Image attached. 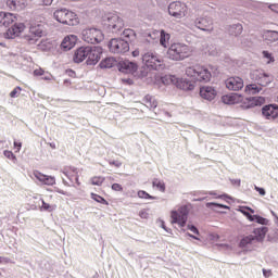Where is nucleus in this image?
Instances as JSON below:
<instances>
[{
  "instance_id": "f257e3e1",
  "label": "nucleus",
  "mask_w": 278,
  "mask_h": 278,
  "mask_svg": "<svg viewBox=\"0 0 278 278\" xmlns=\"http://www.w3.org/2000/svg\"><path fill=\"white\" fill-rule=\"evenodd\" d=\"M222 102L228 105L239 104L241 109L249 110L255 109V106H262L266 103L265 97H250L245 98L238 92H232L230 94H225L222 97Z\"/></svg>"
},
{
  "instance_id": "f03ea898",
  "label": "nucleus",
  "mask_w": 278,
  "mask_h": 278,
  "mask_svg": "<svg viewBox=\"0 0 278 278\" xmlns=\"http://www.w3.org/2000/svg\"><path fill=\"white\" fill-rule=\"evenodd\" d=\"M192 47L181 42L172 43L167 49V56L172 59V61H184V59L192 56Z\"/></svg>"
},
{
  "instance_id": "7ed1b4c3",
  "label": "nucleus",
  "mask_w": 278,
  "mask_h": 278,
  "mask_svg": "<svg viewBox=\"0 0 278 278\" xmlns=\"http://www.w3.org/2000/svg\"><path fill=\"white\" fill-rule=\"evenodd\" d=\"M54 20L63 25H68V26L79 25V17L77 13L71 10H66V8L54 11Z\"/></svg>"
},
{
  "instance_id": "20e7f679",
  "label": "nucleus",
  "mask_w": 278,
  "mask_h": 278,
  "mask_svg": "<svg viewBox=\"0 0 278 278\" xmlns=\"http://www.w3.org/2000/svg\"><path fill=\"white\" fill-rule=\"evenodd\" d=\"M104 27L111 33H118L125 27V21L123 17L116 15V13H108L103 21Z\"/></svg>"
},
{
  "instance_id": "39448f33",
  "label": "nucleus",
  "mask_w": 278,
  "mask_h": 278,
  "mask_svg": "<svg viewBox=\"0 0 278 278\" xmlns=\"http://www.w3.org/2000/svg\"><path fill=\"white\" fill-rule=\"evenodd\" d=\"M142 62L144 66L151 70H163L164 60L156 52H147L142 56Z\"/></svg>"
},
{
  "instance_id": "423d86ee",
  "label": "nucleus",
  "mask_w": 278,
  "mask_h": 278,
  "mask_svg": "<svg viewBox=\"0 0 278 278\" xmlns=\"http://www.w3.org/2000/svg\"><path fill=\"white\" fill-rule=\"evenodd\" d=\"M81 38L88 45H100L104 40V34L99 28H85Z\"/></svg>"
},
{
  "instance_id": "0eeeda50",
  "label": "nucleus",
  "mask_w": 278,
  "mask_h": 278,
  "mask_svg": "<svg viewBox=\"0 0 278 278\" xmlns=\"http://www.w3.org/2000/svg\"><path fill=\"white\" fill-rule=\"evenodd\" d=\"M47 20L45 15L37 16L30 23L29 35L34 38H41L45 35Z\"/></svg>"
},
{
  "instance_id": "6e6552de",
  "label": "nucleus",
  "mask_w": 278,
  "mask_h": 278,
  "mask_svg": "<svg viewBox=\"0 0 278 278\" xmlns=\"http://www.w3.org/2000/svg\"><path fill=\"white\" fill-rule=\"evenodd\" d=\"M168 14L176 20H182L188 16V5L181 1H173L167 8Z\"/></svg>"
},
{
  "instance_id": "1a4fd4ad",
  "label": "nucleus",
  "mask_w": 278,
  "mask_h": 278,
  "mask_svg": "<svg viewBox=\"0 0 278 278\" xmlns=\"http://www.w3.org/2000/svg\"><path fill=\"white\" fill-rule=\"evenodd\" d=\"M109 49L113 53H126L129 51V43L122 38H113L109 42Z\"/></svg>"
},
{
  "instance_id": "9d476101",
  "label": "nucleus",
  "mask_w": 278,
  "mask_h": 278,
  "mask_svg": "<svg viewBox=\"0 0 278 278\" xmlns=\"http://www.w3.org/2000/svg\"><path fill=\"white\" fill-rule=\"evenodd\" d=\"M188 207L181 206L178 211H172V223H176L180 227H185L188 222Z\"/></svg>"
},
{
  "instance_id": "9b49d317",
  "label": "nucleus",
  "mask_w": 278,
  "mask_h": 278,
  "mask_svg": "<svg viewBox=\"0 0 278 278\" xmlns=\"http://www.w3.org/2000/svg\"><path fill=\"white\" fill-rule=\"evenodd\" d=\"M88 53H87V64L89 66H92L97 64L101 59V51L99 48L96 47H87Z\"/></svg>"
},
{
  "instance_id": "f8f14e48",
  "label": "nucleus",
  "mask_w": 278,
  "mask_h": 278,
  "mask_svg": "<svg viewBox=\"0 0 278 278\" xmlns=\"http://www.w3.org/2000/svg\"><path fill=\"white\" fill-rule=\"evenodd\" d=\"M243 86H244V81L239 76H231L230 78L226 79V88L228 90H233V91L242 90Z\"/></svg>"
},
{
  "instance_id": "ddd939ff",
  "label": "nucleus",
  "mask_w": 278,
  "mask_h": 278,
  "mask_svg": "<svg viewBox=\"0 0 278 278\" xmlns=\"http://www.w3.org/2000/svg\"><path fill=\"white\" fill-rule=\"evenodd\" d=\"M262 114L265 119L274 121L278 118V105L269 104L262 108Z\"/></svg>"
},
{
  "instance_id": "4468645a",
  "label": "nucleus",
  "mask_w": 278,
  "mask_h": 278,
  "mask_svg": "<svg viewBox=\"0 0 278 278\" xmlns=\"http://www.w3.org/2000/svg\"><path fill=\"white\" fill-rule=\"evenodd\" d=\"M252 79H255V81L258 83L261 88H263V86H267L271 83L270 77L267 74H264V72H262L260 70L253 71Z\"/></svg>"
},
{
  "instance_id": "2eb2a0df",
  "label": "nucleus",
  "mask_w": 278,
  "mask_h": 278,
  "mask_svg": "<svg viewBox=\"0 0 278 278\" xmlns=\"http://www.w3.org/2000/svg\"><path fill=\"white\" fill-rule=\"evenodd\" d=\"M200 96L202 99L213 101L217 96V90L213 86H202L200 89Z\"/></svg>"
},
{
  "instance_id": "dca6fc26",
  "label": "nucleus",
  "mask_w": 278,
  "mask_h": 278,
  "mask_svg": "<svg viewBox=\"0 0 278 278\" xmlns=\"http://www.w3.org/2000/svg\"><path fill=\"white\" fill-rule=\"evenodd\" d=\"M7 8L11 11H23L28 5V0H7Z\"/></svg>"
},
{
  "instance_id": "f3484780",
  "label": "nucleus",
  "mask_w": 278,
  "mask_h": 278,
  "mask_svg": "<svg viewBox=\"0 0 278 278\" xmlns=\"http://www.w3.org/2000/svg\"><path fill=\"white\" fill-rule=\"evenodd\" d=\"M26 26L25 23H15L11 28L5 33L7 38H15L21 36V33L25 31Z\"/></svg>"
},
{
  "instance_id": "a211bd4d",
  "label": "nucleus",
  "mask_w": 278,
  "mask_h": 278,
  "mask_svg": "<svg viewBox=\"0 0 278 278\" xmlns=\"http://www.w3.org/2000/svg\"><path fill=\"white\" fill-rule=\"evenodd\" d=\"M16 22V15L10 12H0V26L9 27Z\"/></svg>"
},
{
  "instance_id": "6ab92c4d",
  "label": "nucleus",
  "mask_w": 278,
  "mask_h": 278,
  "mask_svg": "<svg viewBox=\"0 0 278 278\" xmlns=\"http://www.w3.org/2000/svg\"><path fill=\"white\" fill-rule=\"evenodd\" d=\"M78 41L77 35H67L65 38H63V41L61 43V48L63 51H71Z\"/></svg>"
},
{
  "instance_id": "aec40b11",
  "label": "nucleus",
  "mask_w": 278,
  "mask_h": 278,
  "mask_svg": "<svg viewBox=\"0 0 278 278\" xmlns=\"http://www.w3.org/2000/svg\"><path fill=\"white\" fill-rule=\"evenodd\" d=\"M195 25L198 26V29L204 30V31H213V21L208 17H200L195 22Z\"/></svg>"
},
{
  "instance_id": "412c9836",
  "label": "nucleus",
  "mask_w": 278,
  "mask_h": 278,
  "mask_svg": "<svg viewBox=\"0 0 278 278\" xmlns=\"http://www.w3.org/2000/svg\"><path fill=\"white\" fill-rule=\"evenodd\" d=\"M119 71L126 74L136 73L138 71V64L129 60L122 61L119 64Z\"/></svg>"
},
{
  "instance_id": "4be33fe9",
  "label": "nucleus",
  "mask_w": 278,
  "mask_h": 278,
  "mask_svg": "<svg viewBox=\"0 0 278 278\" xmlns=\"http://www.w3.org/2000/svg\"><path fill=\"white\" fill-rule=\"evenodd\" d=\"M88 47H80L78 49H76L74 55H73V61L75 63H81L84 61H86V59L88 58Z\"/></svg>"
},
{
  "instance_id": "5701e85b",
  "label": "nucleus",
  "mask_w": 278,
  "mask_h": 278,
  "mask_svg": "<svg viewBox=\"0 0 278 278\" xmlns=\"http://www.w3.org/2000/svg\"><path fill=\"white\" fill-rule=\"evenodd\" d=\"M212 78V72L206 67L198 66V81L199 83H208Z\"/></svg>"
},
{
  "instance_id": "b1692460",
  "label": "nucleus",
  "mask_w": 278,
  "mask_h": 278,
  "mask_svg": "<svg viewBox=\"0 0 278 278\" xmlns=\"http://www.w3.org/2000/svg\"><path fill=\"white\" fill-rule=\"evenodd\" d=\"M253 243H255L254 235H248L240 240L239 248L243 249V251H249Z\"/></svg>"
},
{
  "instance_id": "393cba45",
  "label": "nucleus",
  "mask_w": 278,
  "mask_h": 278,
  "mask_svg": "<svg viewBox=\"0 0 278 278\" xmlns=\"http://www.w3.org/2000/svg\"><path fill=\"white\" fill-rule=\"evenodd\" d=\"M267 231H268V228L265 227V226L260 227V228H255L253 230L254 243L255 242H263L265 237H266Z\"/></svg>"
},
{
  "instance_id": "a878e982",
  "label": "nucleus",
  "mask_w": 278,
  "mask_h": 278,
  "mask_svg": "<svg viewBox=\"0 0 278 278\" xmlns=\"http://www.w3.org/2000/svg\"><path fill=\"white\" fill-rule=\"evenodd\" d=\"M176 88L180 90H193L195 85L190 80L176 78Z\"/></svg>"
},
{
  "instance_id": "bb28decb",
  "label": "nucleus",
  "mask_w": 278,
  "mask_h": 278,
  "mask_svg": "<svg viewBox=\"0 0 278 278\" xmlns=\"http://www.w3.org/2000/svg\"><path fill=\"white\" fill-rule=\"evenodd\" d=\"M35 178L39 180L40 184L47 185V186H53L55 184L54 176L50 175H35Z\"/></svg>"
},
{
  "instance_id": "cd10ccee",
  "label": "nucleus",
  "mask_w": 278,
  "mask_h": 278,
  "mask_svg": "<svg viewBox=\"0 0 278 278\" xmlns=\"http://www.w3.org/2000/svg\"><path fill=\"white\" fill-rule=\"evenodd\" d=\"M63 184L67 186H79V178L77 175H64Z\"/></svg>"
},
{
  "instance_id": "c85d7f7f",
  "label": "nucleus",
  "mask_w": 278,
  "mask_h": 278,
  "mask_svg": "<svg viewBox=\"0 0 278 278\" xmlns=\"http://www.w3.org/2000/svg\"><path fill=\"white\" fill-rule=\"evenodd\" d=\"M229 35L230 36H240L242 35L243 31V26L241 23L238 24H232L229 28H228Z\"/></svg>"
},
{
  "instance_id": "c756f323",
  "label": "nucleus",
  "mask_w": 278,
  "mask_h": 278,
  "mask_svg": "<svg viewBox=\"0 0 278 278\" xmlns=\"http://www.w3.org/2000/svg\"><path fill=\"white\" fill-rule=\"evenodd\" d=\"M143 103L147 105L148 109H156L159 105V102L155 100L153 96L147 94L143 98Z\"/></svg>"
},
{
  "instance_id": "7c9ffc66",
  "label": "nucleus",
  "mask_w": 278,
  "mask_h": 278,
  "mask_svg": "<svg viewBox=\"0 0 278 278\" xmlns=\"http://www.w3.org/2000/svg\"><path fill=\"white\" fill-rule=\"evenodd\" d=\"M261 90H263V87H261L260 85H256V84L248 85L244 88V92L248 94H257L261 92Z\"/></svg>"
},
{
  "instance_id": "2f4dec72",
  "label": "nucleus",
  "mask_w": 278,
  "mask_h": 278,
  "mask_svg": "<svg viewBox=\"0 0 278 278\" xmlns=\"http://www.w3.org/2000/svg\"><path fill=\"white\" fill-rule=\"evenodd\" d=\"M161 81L163 85H175L176 86L177 85V76L167 74V75L162 76Z\"/></svg>"
},
{
  "instance_id": "473e14b6",
  "label": "nucleus",
  "mask_w": 278,
  "mask_h": 278,
  "mask_svg": "<svg viewBox=\"0 0 278 278\" xmlns=\"http://www.w3.org/2000/svg\"><path fill=\"white\" fill-rule=\"evenodd\" d=\"M123 37L126 38L127 41H135L137 38V34L132 28H125L123 31Z\"/></svg>"
},
{
  "instance_id": "72a5a7b5",
  "label": "nucleus",
  "mask_w": 278,
  "mask_h": 278,
  "mask_svg": "<svg viewBox=\"0 0 278 278\" xmlns=\"http://www.w3.org/2000/svg\"><path fill=\"white\" fill-rule=\"evenodd\" d=\"M170 40V34L165 33L164 30H161L160 33V45L164 48H167Z\"/></svg>"
},
{
  "instance_id": "f704fd0d",
  "label": "nucleus",
  "mask_w": 278,
  "mask_h": 278,
  "mask_svg": "<svg viewBox=\"0 0 278 278\" xmlns=\"http://www.w3.org/2000/svg\"><path fill=\"white\" fill-rule=\"evenodd\" d=\"M206 207L214 210L215 212H219L220 210H229V206L216 202H207Z\"/></svg>"
},
{
  "instance_id": "c9c22d12",
  "label": "nucleus",
  "mask_w": 278,
  "mask_h": 278,
  "mask_svg": "<svg viewBox=\"0 0 278 278\" xmlns=\"http://www.w3.org/2000/svg\"><path fill=\"white\" fill-rule=\"evenodd\" d=\"M264 38L268 42H276L278 41V31L267 30L264 33Z\"/></svg>"
},
{
  "instance_id": "e433bc0d",
  "label": "nucleus",
  "mask_w": 278,
  "mask_h": 278,
  "mask_svg": "<svg viewBox=\"0 0 278 278\" xmlns=\"http://www.w3.org/2000/svg\"><path fill=\"white\" fill-rule=\"evenodd\" d=\"M115 64V60L113 58H106L100 62L101 68H112Z\"/></svg>"
},
{
  "instance_id": "4c0bfd02",
  "label": "nucleus",
  "mask_w": 278,
  "mask_h": 278,
  "mask_svg": "<svg viewBox=\"0 0 278 278\" xmlns=\"http://www.w3.org/2000/svg\"><path fill=\"white\" fill-rule=\"evenodd\" d=\"M185 73L189 78H193L194 81H198V67H188Z\"/></svg>"
},
{
  "instance_id": "58836bf2",
  "label": "nucleus",
  "mask_w": 278,
  "mask_h": 278,
  "mask_svg": "<svg viewBox=\"0 0 278 278\" xmlns=\"http://www.w3.org/2000/svg\"><path fill=\"white\" fill-rule=\"evenodd\" d=\"M41 203L40 211L52 212L56 208L55 205H50V203L45 202V200H41Z\"/></svg>"
},
{
  "instance_id": "ea45409f",
  "label": "nucleus",
  "mask_w": 278,
  "mask_h": 278,
  "mask_svg": "<svg viewBox=\"0 0 278 278\" xmlns=\"http://www.w3.org/2000/svg\"><path fill=\"white\" fill-rule=\"evenodd\" d=\"M138 197H139V199H143V200H155L156 199L154 195H150L149 192H147L144 190H139Z\"/></svg>"
},
{
  "instance_id": "a19ab883",
  "label": "nucleus",
  "mask_w": 278,
  "mask_h": 278,
  "mask_svg": "<svg viewBox=\"0 0 278 278\" xmlns=\"http://www.w3.org/2000/svg\"><path fill=\"white\" fill-rule=\"evenodd\" d=\"M91 199L97 201V203H100V204H103V205L109 204L108 201L103 197H101L99 194H96L94 192H91Z\"/></svg>"
},
{
  "instance_id": "79ce46f5",
  "label": "nucleus",
  "mask_w": 278,
  "mask_h": 278,
  "mask_svg": "<svg viewBox=\"0 0 278 278\" xmlns=\"http://www.w3.org/2000/svg\"><path fill=\"white\" fill-rule=\"evenodd\" d=\"M153 186L157 188L160 192H165L166 190V186L162 180H157V179L153 180Z\"/></svg>"
},
{
  "instance_id": "37998d69",
  "label": "nucleus",
  "mask_w": 278,
  "mask_h": 278,
  "mask_svg": "<svg viewBox=\"0 0 278 278\" xmlns=\"http://www.w3.org/2000/svg\"><path fill=\"white\" fill-rule=\"evenodd\" d=\"M263 56L264 60L267 64L274 63L275 62V58L271 53L267 52V50L263 51Z\"/></svg>"
},
{
  "instance_id": "c03bdc74",
  "label": "nucleus",
  "mask_w": 278,
  "mask_h": 278,
  "mask_svg": "<svg viewBox=\"0 0 278 278\" xmlns=\"http://www.w3.org/2000/svg\"><path fill=\"white\" fill-rule=\"evenodd\" d=\"M21 92H22V87H21V86H17V87H15V88L10 92V98H12V99L18 98V96L21 94Z\"/></svg>"
},
{
  "instance_id": "a18cd8bd",
  "label": "nucleus",
  "mask_w": 278,
  "mask_h": 278,
  "mask_svg": "<svg viewBox=\"0 0 278 278\" xmlns=\"http://www.w3.org/2000/svg\"><path fill=\"white\" fill-rule=\"evenodd\" d=\"M255 222L258 223V225H263V226L269 225L268 218H265V217L260 216V215H256Z\"/></svg>"
},
{
  "instance_id": "49530a36",
  "label": "nucleus",
  "mask_w": 278,
  "mask_h": 278,
  "mask_svg": "<svg viewBox=\"0 0 278 278\" xmlns=\"http://www.w3.org/2000/svg\"><path fill=\"white\" fill-rule=\"evenodd\" d=\"M103 181H104L103 176H93V178L91 179L92 185H96V186L102 185Z\"/></svg>"
},
{
  "instance_id": "de8ad7c7",
  "label": "nucleus",
  "mask_w": 278,
  "mask_h": 278,
  "mask_svg": "<svg viewBox=\"0 0 278 278\" xmlns=\"http://www.w3.org/2000/svg\"><path fill=\"white\" fill-rule=\"evenodd\" d=\"M4 156L16 162V155L11 150H4Z\"/></svg>"
},
{
  "instance_id": "09e8293b",
  "label": "nucleus",
  "mask_w": 278,
  "mask_h": 278,
  "mask_svg": "<svg viewBox=\"0 0 278 278\" xmlns=\"http://www.w3.org/2000/svg\"><path fill=\"white\" fill-rule=\"evenodd\" d=\"M112 190H113L114 192H123V187H122V185H119V184H113V185H112Z\"/></svg>"
},
{
  "instance_id": "8fccbe9b",
  "label": "nucleus",
  "mask_w": 278,
  "mask_h": 278,
  "mask_svg": "<svg viewBox=\"0 0 278 278\" xmlns=\"http://www.w3.org/2000/svg\"><path fill=\"white\" fill-rule=\"evenodd\" d=\"M248 211H251V212H252V214H254V213H255L254 208H251V207H249V206L243 207V208H240V212H241L244 216H248V214H249V212H248Z\"/></svg>"
},
{
  "instance_id": "3c124183",
  "label": "nucleus",
  "mask_w": 278,
  "mask_h": 278,
  "mask_svg": "<svg viewBox=\"0 0 278 278\" xmlns=\"http://www.w3.org/2000/svg\"><path fill=\"white\" fill-rule=\"evenodd\" d=\"M42 75H45V70H42V68L34 70V76L35 77H41Z\"/></svg>"
},
{
  "instance_id": "603ef678",
  "label": "nucleus",
  "mask_w": 278,
  "mask_h": 278,
  "mask_svg": "<svg viewBox=\"0 0 278 278\" xmlns=\"http://www.w3.org/2000/svg\"><path fill=\"white\" fill-rule=\"evenodd\" d=\"M230 184L235 186V188H240L241 186V179H229Z\"/></svg>"
},
{
  "instance_id": "864d4df0",
  "label": "nucleus",
  "mask_w": 278,
  "mask_h": 278,
  "mask_svg": "<svg viewBox=\"0 0 278 278\" xmlns=\"http://www.w3.org/2000/svg\"><path fill=\"white\" fill-rule=\"evenodd\" d=\"M159 222L163 230H165L167 233H173L172 229L166 227V224L164 220H159Z\"/></svg>"
},
{
  "instance_id": "5fc2aeb1",
  "label": "nucleus",
  "mask_w": 278,
  "mask_h": 278,
  "mask_svg": "<svg viewBox=\"0 0 278 278\" xmlns=\"http://www.w3.org/2000/svg\"><path fill=\"white\" fill-rule=\"evenodd\" d=\"M188 230L192 231L193 233H197L199 236L200 231L199 229L197 228V226H193L191 224H189L188 226Z\"/></svg>"
},
{
  "instance_id": "6e6d98bb",
  "label": "nucleus",
  "mask_w": 278,
  "mask_h": 278,
  "mask_svg": "<svg viewBox=\"0 0 278 278\" xmlns=\"http://www.w3.org/2000/svg\"><path fill=\"white\" fill-rule=\"evenodd\" d=\"M256 192H258L261 195H266V190L263 189V187L255 186Z\"/></svg>"
},
{
  "instance_id": "4d7b16f0",
  "label": "nucleus",
  "mask_w": 278,
  "mask_h": 278,
  "mask_svg": "<svg viewBox=\"0 0 278 278\" xmlns=\"http://www.w3.org/2000/svg\"><path fill=\"white\" fill-rule=\"evenodd\" d=\"M139 216H140L142 219H148L149 213L146 212V211H141V212H139Z\"/></svg>"
},
{
  "instance_id": "13d9d810",
  "label": "nucleus",
  "mask_w": 278,
  "mask_h": 278,
  "mask_svg": "<svg viewBox=\"0 0 278 278\" xmlns=\"http://www.w3.org/2000/svg\"><path fill=\"white\" fill-rule=\"evenodd\" d=\"M268 9L278 14V4H270L268 5Z\"/></svg>"
},
{
  "instance_id": "bf43d9fd",
  "label": "nucleus",
  "mask_w": 278,
  "mask_h": 278,
  "mask_svg": "<svg viewBox=\"0 0 278 278\" xmlns=\"http://www.w3.org/2000/svg\"><path fill=\"white\" fill-rule=\"evenodd\" d=\"M263 274H264V277H265V278H269L270 275H271V270L263 269Z\"/></svg>"
},
{
  "instance_id": "052dcab7",
  "label": "nucleus",
  "mask_w": 278,
  "mask_h": 278,
  "mask_svg": "<svg viewBox=\"0 0 278 278\" xmlns=\"http://www.w3.org/2000/svg\"><path fill=\"white\" fill-rule=\"evenodd\" d=\"M132 56H134V58L140 56V50H139V49L134 50Z\"/></svg>"
},
{
  "instance_id": "680f3d73",
  "label": "nucleus",
  "mask_w": 278,
  "mask_h": 278,
  "mask_svg": "<svg viewBox=\"0 0 278 278\" xmlns=\"http://www.w3.org/2000/svg\"><path fill=\"white\" fill-rule=\"evenodd\" d=\"M53 3V0H42L43 5H51Z\"/></svg>"
},
{
  "instance_id": "e2e57ef3",
  "label": "nucleus",
  "mask_w": 278,
  "mask_h": 278,
  "mask_svg": "<svg viewBox=\"0 0 278 278\" xmlns=\"http://www.w3.org/2000/svg\"><path fill=\"white\" fill-rule=\"evenodd\" d=\"M271 215L274 216L275 218V223L276 225H278V215H276L275 211H270Z\"/></svg>"
},
{
  "instance_id": "0e129e2a",
  "label": "nucleus",
  "mask_w": 278,
  "mask_h": 278,
  "mask_svg": "<svg viewBox=\"0 0 278 278\" xmlns=\"http://www.w3.org/2000/svg\"><path fill=\"white\" fill-rule=\"evenodd\" d=\"M186 236L193 238V240L200 241V238L195 237V235H192L190 232H187Z\"/></svg>"
},
{
  "instance_id": "69168bd1",
  "label": "nucleus",
  "mask_w": 278,
  "mask_h": 278,
  "mask_svg": "<svg viewBox=\"0 0 278 278\" xmlns=\"http://www.w3.org/2000/svg\"><path fill=\"white\" fill-rule=\"evenodd\" d=\"M14 147L17 148V152H20V150L22 148V143L21 142H14Z\"/></svg>"
},
{
  "instance_id": "338daca9",
  "label": "nucleus",
  "mask_w": 278,
  "mask_h": 278,
  "mask_svg": "<svg viewBox=\"0 0 278 278\" xmlns=\"http://www.w3.org/2000/svg\"><path fill=\"white\" fill-rule=\"evenodd\" d=\"M1 260H2V263L4 264L11 263V258H8V257H1Z\"/></svg>"
},
{
  "instance_id": "774afa93",
  "label": "nucleus",
  "mask_w": 278,
  "mask_h": 278,
  "mask_svg": "<svg viewBox=\"0 0 278 278\" xmlns=\"http://www.w3.org/2000/svg\"><path fill=\"white\" fill-rule=\"evenodd\" d=\"M256 216H257V215H250V219H249V220H250V222H256Z\"/></svg>"
}]
</instances>
